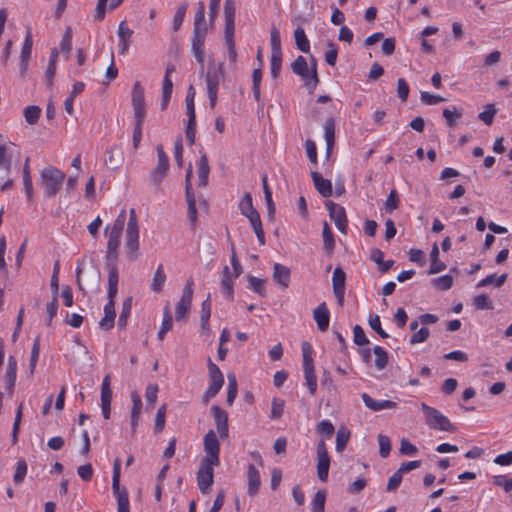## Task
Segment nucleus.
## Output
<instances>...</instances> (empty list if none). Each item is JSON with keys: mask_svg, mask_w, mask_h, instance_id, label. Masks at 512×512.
Wrapping results in <instances>:
<instances>
[{"mask_svg": "<svg viewBox=\"0 0 512 512\" xmlns=\"http://www.w3.org/2000/svg\"><path fill=\"white\" fill-rule=\"evenodd\" d=\"M203 444L205 456L196 474V480L201 493L208 494L213 485V468L220 464V443L214 430L210 429L205 434Z\"/></svg>", "mask_w": 512, "mask_h": 512, "instance_id": "obj_1", "label": "nucleus"}, {"mask_svg": "<svg viewBox=\"0 0 512 512\" xmlns=\"http://www.w3.org/2000/svg\"><path fill=\"white\" fill-rule=\"evenodd\" d=\"M126 222V210L122 209L112 225H107L105 234L107 236V246L105 258L107 263H116L119 256L121 237Z\"/></svg>", "mask_w": 512, "mask_h": 512, "instance_id": "obj_2", "label": "nucleus"}, {"mask_svg": "<svg viewBox=\"0 0 512 512\" xmlns=\"http://www.w3.org/2000/svg\"><path fill=\"white\" fill-rule=\"evenodd\" d=\"M291 70L302 79L309 93H313L319 83L316 59L312 56L308 64L306 58L299 55L291 64Z\"/></svg>", "mask_w": 512, "mask_h": 512, "instance_id": "obj_3", "label": "nucleus"}, {"mask_svg": "<svg viewBox=\"0 0 512 512\" xmlns=\"http://www.w3.org/2000/svg\"><path fill=\"white\" fill-rule=\"evenodd\" d=\"M66 174L54 166H47L40 171L39 183L46 198L55 197L65 182Z\"/></svg>", "mask_w": 512, "mask_h": 512, "instance_id": "obj_4", "label": "nucleus"}, {"mask_svg": "<svg viewBox=\"0 0 512 512\" xmlns=\"http://www.w3.org/2000/svg\"><path fill=\"white\" fill-rule=\"evenodd\" d=\"M139 250V225L134 209L129 211V219L125 232V252L129 260L138 258Z\"/></svg>", "mask_w": 512, "mask_h": 512, "instance_id": "obj_5", "label": "nucleus"}, {"mask_svg": "<svg viewBox=\"0 0 512 512\" xmlns=\"http://www.w3.org/2000/svg\"><path fill=\"white\" fill-rule=\"evenodd\" d=\"M224 78V65L219 63L217 65H210L205 75V82L207 88V95L209 98V106L214 109L218 100V90L221 80Z\"/></svg>", "mask_w": 512, "mask_h": 512, "instance_id": "obj_6", "label": "nucleus"}, {"mask_svg": "<svg viewBox=\"0 0 512 512\" xmlns=\"http://www.w3.org/2000/svg\"><path fill=\"white\" fill-rule=\"evenodd\" d=\"M421 410L424 414L425 423L430 429L447 432H454L456 430L449 418L438 409L422 403Z\"/></svg>", "mask_w": 512, "mask_h": 512, "instance_id": "obj_7", "label": "nucleus"}, {"mask_svg": "<svg viewBox=\"0 0 512 512\" xmlns=\"http://www.w3.org/2000/svg\"><path fill=\"white\" fill-rule=\"evenodd\" d=\"M121 461L116 458L113 463L112 491L117 500L118 512H130L129 495L125 487H120Z\"/></svg>", "mask_w": 512, "mask_h": 512, "instance_id": "obj_8", "label": "nucleus"}, {"mask_svg": "<svg viewBox=\"0 0 512 512\" xmlns=\"http://www.w3.org/2000/svg\"><path fill=\"white\" fill-rule=\"evenodd\" d=\"M208 374L210 384L203 394V400L205 403L214 398L219 393L224 384V376L220 368L210 359L208 361Z\"/></svg>", "mask_w": 512, "mask_h": 512, "instance_id": "obj_9", "label": "nucleus"}, {"mask_svg": "<svg viewBox=\"0 0 512 512\" xmlns=\"http://www.w3.org/2000/svg\"><path fill=\"white\" fill-rule=\"evenodd\" d=\"M193 285V280L188 279L182 290L181 297L176 303L175 319L177 322L185 320L190 312L194 293Z\"/></svg>", "mask_w": 512, "mask_h": 512, "instance_id": "obj_10", "label": "nucleus"}, {"mask_svg": "<svg viewBox=\"0 0 512 512\" xmlns=\"http://www.w3.org/2000/svg\"><path fill=\"white\" fill-rule=\"evenodd\" d=\"M156 151L158 163L157 166L150 172V180L155 186H159L168 172L169 158L161 145L156 147Z\"/></svg>", "mask_w": 512, "mask_h": 512, "instance_id": "obj_11", "label": "nucleus"}, {"mask_svg": "<svg viewBox=\"0 0 512 512\" xmlns=\"http://www.w3.org/2000/svg\"><path fill=\"white\" fill-rule=\"evenodd\" d=\"M325 206L329 212L330 219L341 233H346L348 228V219L346 211L341 205L332 201H327Z\"/></svg>", "mask_w": 512, "mask_h": 512, "instance_id": "obj_12", "label": "nucleus"}, {"mask_svg": "<svg viewBox=\"0 0 512 512\" xmlns=\"http://www.w3.org/2000/svg\"><path fill=\"white\" fill-rule=\"evenodd\" d=\"M330 468V457L324 440L317 444V476L322 482L328 479Z\"/></svg>", "mask_w": 512, "mask_h": 512, "instance_id": "obj_13", "label": "nucleus"}, {"mask_svg": "<svg viewBox=\"0 0 512 512\" xmlns=\"http://www.w3.org/2000/svg\"><path fill=\"white\" fill-rule=\"evenodd\" d=\"M0 169L3 175H0V190L6 192L13 187V181L8 177L11 172V161L7 157V148L0 144Z\"/></svg>", "mask_w": 512, "mask_h": 512, "instance_id": "obj_14", "label": "nucleus"}, {"mask_svg": "<svg viewBox=\"0 0 512 512\" xmlns=\"http://www.w3.org/2000/svg\"><path fill=\"white\" fill-rule=\"evenodd\" d=\"M207 30H193L191 36V51L198 64L203 67L204 64V44Z\"/></svg>", "mask_w": 512, "mask_h": 512, "instance_id": "obj_15", "label": "nucleus"}, {"mask_svg": "<svg viewBox=\"0 0 512 512\" xmlns=\"http://www.w3.org/2000/svg\"><path fill=\"white\" fill-rule=\"evenodd\" d=\"M132 106L135 118L146 117L144 89L139 82H135L132 89Z\"/></svg>", "mask_w": 512, "mask_h": 512, "instance_id": "obj_16", "label": "nucleus"}, {"mask_svg": "<svg viewBox=\"0 0 512 512\" xmlns=\"http://www.w3.org/2000/svg\"><path fill=\"white\" fill-rule=\"evenodd\" d=\"M190 175H191V167L189 168V170L187 171V174H186L185 197H186V202H187V206H188L189 222L192 226H195L197 223L198 214H197V208H196V198H195V195L192 190L191 183H190Z\"/></svg>", "mask_w": 512, "mask_h": 512, "instance_id": "obj_17", "label": "nucleus"}, {"mask_svg": "<svg viewBox=\"0 0 512 512\" xmlns=\"http://www.w3.org/2000/svg\"><path fill=\"white\" fill-rule=\"evenodd\" d=\"M211 411L213 414L215 426L219 437L221 439H226L229 436V426H228V413L220 408L218 405H213L211 407Z\"/></svg>", "mask_w": 512, "mask_h": 512, "instance_id": "obj_18", "label": "nucleus"}, {"mask_svg": "<svg viewBox=\"0 0 512 512\" xmlns=\"http://www.w3.org/2000/svg\"><path fill=\"white\" fill-rule=\"evenodd\" d=\"M313 318L317 324V328L321 332H326L329 328L330 323V311L327 307L326 302L320 303L313 310Z\"/></svg>", "mask_w": 512, "mask_h": 512, "instance_id": "obj_19", "label": "nucleus"}, {"mask_svg": "<svg viewBox=\"0 0 512 512\" xmlns=\"http://www.w3.org/2000/svg\"><path fill=\"white\" fill-rule=\"evenodd\" d=\"M119 39V53L125 55L130 47L133 30L130 29L125 20L121 21L117 31Z\"/></svg>", "mask_w": 512, "mask_h": 512, "instance_id": "obj_20", "label": "nucleus"}, {"mask_svg": "<svg viewBox=\"0 0 512 512\" xmlns=\"http://www.w3.org/2000/svg\"><path fill=\"white\" fill-rule=\"evenodd\" d=\"M361 398L365 406L374 411L378 412L385 409H395L397 408V404L391 400H375L369 394L362 393Z\"/></svg>", "mask_w": 512, "mask_h": 512, "instance_id": "obj_21", "label": "nucleus"}, {"mask_svg": "<svg viewBox=\"0 0 512 512\" xmlns=\"http://www.w3.org/2000/svg\"><path fill=\"white\" fill-rule=\"evenodd\" d=\"M237 277H234V275L230 272V269L228 266H225L222 272V278H221V292L223 296L228 299L232 300L234 296V280Z\"/></svg>", "mask_w": 512, "mask_h": 512, "instance_id": "obj_22", "label": "nucleus"}, {"mask_svg": "<svg viewBox=\"0 0 512 512\" xmlns=\"http://www.w3.org/2000/svg\"><path fill=\"white\" fill-rule=\"evenodd\" d=\"M224 17H225L224 34L235 33V1L234 0H225Z\"/></svg>", "mask_w": 512, "mask_h": 512, "instance_id": "obj_23", "label": "nucleus"}, {"mask_svg": "<svg viewBox=\"0 0 512 512\" xmlns=\"http://www.w3.org/2000/svg\"><path fill=\"white\" fill-rule=\"evenodd\" d=\"M248 489L249 496H254L258 493L261 485V478L259 470L253 465L249 464L247 469Z\"/></svg>", "mask_w": 512, "mask_h": 512, "instance_id": "obj_24", "label": "nucleus"}, {"mask_svg": "<svg viewBox=\"0 0 512 512\" xmlns=\"http://www.w3.org/2000/svg\"><path fill=\"white\" fill-rule=\"evenodd\" d=\"M311 177L316 190L321 196L330 197L332 195V183L330 180L323 178L317 171H313Z\"/></svg>", "mask_w": 512, "mask_h": 512, "instance_id": "obj_25", "label": "nucleus"}, {"mask_svg": "<svg viewBox=\"0 0 512 512\" xmlns=\"http://www.w3.org/2000/svg\"><path fill=\"white\" fill-rule=\"evenodd\" d=\"M273 279L282 288H287L290 283V269L280 263L273 266Z\"/></svg>", "mask_w": 512, "mask_h": 512, "instance_id": "obj_26", "label": "nucleus"}, {"mask_svg": "<svg viewBox=\"0 0 512 512\" xmlns=\"http://www.w3.org/2000/svg\"><path fill=\"white\" fill-rule=\"evenodd\" d=\"M324 138L326 142V157L329 158L335 144V123L332 118L325 121Z\"/></svg>", "mask_w": 512, "mask_h": 512, "instance_id": "obj_27", "label": "nucleus"}, {"mask_svg": "<svg viewBox=\"0 0 512 512\" xmlns=\"http://www.w3.org/2000/svg\"><path fill=\"white\" fill-rule=\"evenodd\" d=\"M115 317V305L111 304V302H107L104 306V316L99 322L100 328L104 330L112 329L115 324Z\"/></svg>", "mask_w": 512, "mask_h": 512, "instance_id": "obj_28", "label": "nucleus"}, {"mask_svg": "<svg viewBox=\"0 0 512 512\" xmlns=\"http://www.w3.org/2000/svg\"><path fill=\"white\" fill-rule=\"evenodd\" d=\"M430 260L429 274H437L446 269V264L439 259V248L437 243H434L432 246Z\"/></svg>", "mask_w": 512, "mask_h": 512, "instance_id": "obj_29", "label": "nucleus"}, {"mask_svg": "<svg viewBox=\"0 0 512 512\" xmlns=\"http://www.w3.org/2000/svg\"><path fill=\"white\" fill-rule=\"evenodd\" d=\"M255 232L257 240L260 245L265 244V233L263 230L262 222L258 211L246 216Z\"/></svg>", "mask_w": 512, "mask_h": 512, "instance_id": "obj_30", "label": "nucleus"}, {"mask_svg": "<svg viewBox=\"0 0 512 512\" xmlns=\"http://www.w3.org/2000/svg\"><path fill=\"white\" fill-rule=\"evenodd\" d=\"M210 167L206 155H202L197 162V174L199 179V186L205 187L208 183V176Z\"/></svg>", "mask_w": 512, "mask_h": 512, "instance_id": "obj_31", "label": "nucleus"}, {"mask_svg": "<svg viewBox=\"0 0 512 512\" xmlns=\"http://www.w3.org/2000/svg\"><path fill=\"white\" fill-rule=\"evenodd\" d=\"M57 59H58V51L57 49H52L49 62L45 71V79L48 87H51L53 85V79L56 73V65H57Z\"/></svg>", "mask_w": 512, "mask_h": 512, "instance_id": "obj_32", "label": "nucleus"}, {"mask_svg": "<svg viewBox=\"0 0 512 512\" xmlns=\"http://www.w3.org/2000/svg\"><path fill=\"white\" fill-rule=\"evenodd\" d=\"M23 186L25 194L28 198V200H32L33 198V182L32 177L30 173V165H29V158H26L25 163L23 165Z\"/></svg>", "mask_w": 512, "mask_h": 512, "instance_id": "obj_33", "label": "nucleus"}, {"mask_svg": "<svg viewBox=\"0 0 512 512\" xmlns=\"http://www.w3.org/2000/svg\"><path fill=\"white\" fill-rule=\"evenodd\" d=\"M165 282L166 274L164 271V267L163 264H159L152 279L151 290L155 293L161 292L163 290Z\"/></svg>", "mask_w": 512, "mask_h": 512, "instance_id": "obj_34", "label": "nucleus"}, {"mask_svg": "<svg viewBox=\"0 0 512 512\" xmlns=\"http://www.w3.org/2000/svg\"><path fill=\"white\" fill-rule=\"evenodd\" d=\"M211 316V300L210 294L201 304V328L203 331H209V319Z\"/></svg>", "mask_w": 512, "mask_h": 512, "instance_id": "obj_35", "label": "nucleus"}, {"mask_svg": "<svg viewBox=\"0 0 512 512\" xmlns=\"http://www.w3.org/2000/svg\"><path fill=\"white\" fill-rule=\"evenodd\" d=\"M132 310V297H127L123 300L121 312L118 317V326L120 328H125L128 322V319L131 315Z\"/></svg>", "mask_w": 512, "mask_h": 512, "instance_id": "obj_36", "label": "nucleus"}, {"mask_svg": "<svg viewBox=\"0 0 512 512\" xmlns=\"http://www.w3.org/2000/svg\"><path fill=\"white\" fill-rule=\"evenodd\" d=\"M32 46H33V37L31 28L28 27L26 30V35L24 38V42L21 48L20 59L21 60H30L32 54Z\"/></svg>", "mask_w": 512, "mask_h": 512, "instance_id": "obj_37", "label": "nucleus"}, {"mask_svg": "<svg viewBox=\"0 0 512 512\" xmlns=\"http://www.w3.org/2000/svg\"><path fill=\"white\" fill-rule=\"evenodd\" d=\"M294 38L297 48L303 53H308L310 51V42L305 34V31L298 27L294 31Z\"/></svg>", "mask_w": 512, "mask_h": 512, "instance_id": "obj_38", "label": "nucleus"}, {"mask_svg": "<svg viewBox=\"0 0 512 512\" xmlns=\"http://www.w3.org/2000/svg\"><path fill=\"white\" fill-rule=\"evenodd\" d=\"M28 465L25 459H19L16 462V469L13 475V481L16 485H20L24 482L27 475Z\"/></svg>", "mask_w": 512, "mask_h": 512, "instance_id": "obj_39", "label": "nucleus"}, {"mask_svg": "<svg viewBox=\"0 0 512 512\" xmlns=\"http://www.w3.org/2000/svg\"><path fill=\"white\" fill-rule=\"evenodd\" d=\"M173 91V82L171 78L163 79L162 86V98H161V110H165L168 107Z\"/></svg>", "mask_w": 512, "mask_h": 512, "instance_id": "obj_40", "label": "nucleus"}, {"mask_svg": "<svg viewBox=\"0 0 512 512\" xmlns=\"http://www.w3.org/2000/svg\"><path fill=\"white\" fill-rule=\"evenodd\" d=\"M235 33L232 34H224V43L228 51V60L230 64H235L237 62V51L234 40Z\"/></svg>", "mask_w": 512, "mask_h": 512, "instance_id": "obj_41", "label": "nucleus"}, {"mask_svg": "<svg viewBox=\"0 0 512 512\" xmlns=\"http://www.w3.org/2000/svg\"><path fill=\"white\" fill-rule=\"evenodd\" d=\"M373 353L375 355V366L378 370H383L388 364V353L381 346H375L373 348Z\"/></svg>", "mask_w": 512, "mask_h": 512, "instance_id": "obj_42", "label": "nucleus"}, {"mask_svg": "<svg viewBox=\"0 0 512 512\" xmlns=\"http://www.w3.org/2000/svg\"><path fill=\"white\" fill-rule=\"evenodd\" d=\"M248 288L257 293L261 297L266 296L264 279L255 276H248Z\"/></svg>", "mask_w": 512, "mask_h": 512, "instance_id": "obj_43", "label": "nucleus"}, {"mask_svg": "<svg viewBox=\"0 0 512 512\" xmlns=\"http://www.w3.org/2000/svg\"><path fill=\"white\" fill-rule=\"evenodd\" d=\"M23 115L29 125H34L40 118L41 109L36 105L27 106L24 108Z\"/></svg>", "mask_w": 512, "mask_h": 512, "instance_id": "obj_44", "label": "nucleus"}, {"mask_svg": "<svg viewBox=\"0 0 512 512\" xmlns=\"http://www.w3.org/2000/svg\"><path fill=\"white\" fill-rule=\"evenodd\" d=\"M326 501V491L318 490L311 501L312 512H324Z\"/></svg>", "mask_w": 512, "mask_h": 512, "instance_id": "obj_45", "label": "nucleus"}, {"mask_svg": "<svg viewBox=\"0 0 512 512\" xmlns=\"http://www.w3.org/2000/svg\"><path fill=\"white\" fill-rule=\"evenodd\" d=\"M313 348L309 342L302 343L303 369L314 368Z\"/></svg>", "mask_w": 512, "mask_h": 512, "instance_id": "obj_46", "label": "nucleus"}, {"mask_svg": "<svg viewBox=\"0 0 512 512\" xmlns=\"http://www.w3.org/2000/svg\"><path fill=\"white\" fill-rule=\"evenodd\" d=\"M207 30L205 23V7L203 2L198 3V7L194 16L193 30Z\"/></svg>", "mask_w": 512, "mask_h": 512, "instance_id": "obj_47", "label": "nucleus"}, {"mask_svg": "<svg viewBox=\"0 0 512 512\" xmlns=\"http://www.w3.org/2000/svg\"><path fill=\"white\" fill-rule=\"evenodd\" d=\"M350 439V431L345 427H340L336 434V451L342 452Z\"/></svg>", "mask_w": 512, "mask_h": 512, "instance_id": "obj_48", "label": "nucleus"}, {"mask_svg": "<svg viewBox=\"0 0 512 512\" xmlns=\"http://www.w3.org/2000/svg\"><path fill=\"white\" fill-rule=\"evenodd\" d=\"M345 280V272L340 267L335 268L332 275L333 291L345 290Z\"/></svg>", "mask_w": 512, "mask_h": 512, "instance_id": "obj_49", "label": "nucleus"}, {"mask_svg": "<svg viewBox=\"0 0 512 512\" xmlns=\"http://www.w3.org/2000/svg\"><path fill=\"white\" fill-rule=\"evenodd\" d=\"M239 210L243 216L250 215L257 210L253 206V200L250 193H245L239 202Z\"/></svg>", "mask_w": 512, "mask_h": 512, "instance_id": "obj_50", "label": "nucleus"}, {"mask_svg": "<svg viewBox=\"0 0 512 512\" xmlns=\"http://www.w3.org/2000/svg\"><path fill=\"white\" fill-rule=\"evenodd\" d=\"M305 385L307 386L311 395L315 394L317 389V377L314 368L303 369Z\"/></svg>", "mask_w": 512, "mask_h": 512, "instance_id": "obj_51", "label": "nucleus"}, {"mask_svg": "<svg viewBox=\"0 0 512 512\" xmlns=\"http://www.w3.org/2000/svg\"><path fill=\"white\" fill-rule=\"evenodd\" d=\"M187 8H188V3H186V2L180 4L177 7V10L173 17V30L175 32L178 31L180 29V27L182 26L185 15H186Z\"/></svg>", "mask_w": 512, "mask_h": 512, "instance_id": "obj_52", "label": "nucleus"}, {"mask_svg": "<svg viewBox=\"0 0 512 512\" xmlns=\"http://www.w3.org/2000/svg\"><path fill=\"white\" fill-rule=\"evenodd\" d=\"M284 406H285L284 400H282L280 398H276V397L273 398L272 402H271V411H270V415H269L270 419H272V420L279 419L283 415Z\"/></svg>", "mask_w": 512, "mask_h": 512, "instance_id": "obj_53", "label": "nucleus"}, {"mask_svg": "<svg viewBox=\"0 0 512 512\" xmlns=\"http://www.w3.org/2000/svg\"><path fill=\"white\" fill-rule=\"evenodd\" d=\"M237 391H238V385H237L236 378L234 375L229 374L228 375V387H227V399H226L228 405L233 404V402L237 396Z\"/></svg>", "mask_w": 512, "mask_h": 512, "instance_id": "obj_54", "label": "nucleus"}, {"mask_svg": "<svg viewBox=\"0 0 512 512\" xmlns=\"http://www.w3.org/2000/svg\"><path fill=\"white\" fill-rule=\"evenodd\" d=\"M262 183H263V190H264L265 201H266V205H267V209H268V214L272 217L275 213V204H274L273 198H272V191L270 190V188L267 184L266 176L263 177Z\"/></svg>", "mask_w": 512, "mask_h": 512, "instance_id": "obj_55", "label": "nucleus"}, {"mask_svg": "<svg viewBox=\"0 0 512 512\" xmlns=\"http://www.w3.org/2000/svg\"><path fill=\"white\" fill-rule=\"evenodd\" d=\"M399 205H400V199H399L398 193L395 189H392L384 203L385 210L388 213H391L394 210L398 209Z\"/></svg>", "mask_w": 512, "mask_h": 512, "instance_id": "obj_56", "label": "nucleus"}, {"mask_svg": "<svg viewBox=\"0 0 512 512\" xmlns=\"http://www.w3.org/2000/svg\"><path fill=\"white\" fill-rule=\"evenodd\" d=\"M282 68V54L271 53L270 73L272 78L276 79Z\"/></svg>", "mask_w": 512, "mask_h": 512, "instance_id": "obj_57", "label": "nucleus"}, {"mask_svg": "<svg viewBox=\"0 0 512 512\" xmlns=\"http://www.w3.org/2000/svg\"><path fill=\"white\" fill-rule=\"evenodd\" d=\"M497 113L494 104H487L485 110L479 113L478 118L487 125H491Z\"/></svg>", "mask_w": 512, "mask_h": 512, "instance_id": "obj_58", "label": "nucleus"}, {"mask_svg": "<svg viewBox=\"0 0 512 512\" xmlns=\"http://www.w3.org/2000/svg\"><path fill=\"white\" fill-rule=\"evenodd\" d=\"M271 53L282 54L281 37L278 29L273 27L270 32Z\"/></svg>", "mask_w": 512, "mask_h": 512, "instance_id": "obj_59", "label": "nucleus"}, {"mask_svg": "<svg viewBox=\"0 0 512 512\" xmlns=\"http://www.w3.org/2000/svg\"><path fill=\"white\" fill-rule=\"evenodd\" d=\"M443 117L446 119L449 127H454L456 125V120L462 117V112L457 110L455 107H453V109L445 108L443 110Z\"/></svg>", "mask_w": 512, "mask_h": 512, "instance_id": "obj_60", "label": "nucleus"}, {"mask_svg": "<svg viewBox=\"0 0 512 512\" xmlns=\"http://www.w3.org/2000/svg\"><path fill=\"white\" fill-rule=\"evenodd\" d=\"M130 397L132 401L131 416L140 417L143 407L141 396L137 391H132Z\"/></svg>", "mask_w": 512, "mask_h": 512, "instance_id": "obj_61", "label": "nucleus"}, {"mask_svg": "<svg viewBox=\"0 0 512 512\" xmlns=\"http://www.w3.org/2000/svg\"><path fill=\"white\" fill-rule=\"evenodd\" d=\"M473 304L478 310H490L493 309V304L490 298L486 294H480L475 296Z\"/></svg>", "mask_w": 512, "mask_h": 512, "instance_id": "obj_62", "label": "nucleus"}, {"mask_svg": "<svg viewBox=\"0 0 512 512\" xmlns=\"http://www.w3.org/2000/svg\"><path fill=\"white\" fill-rule=\"evenodd\" d=\"M434 286L441 290V291H447L449 290L453 285V277L449 274L440 276L433 281Z\"/></svg>", "mask_w": 512, "mask_h": 512, "instance_id": "obj_63", "label": "nucleus"}, {"mask_svg": "<svg viewBox=\"0 0 512 512\" xmlns=\"http://www.w3.org/2000/svg\"><path fill=\"white\" fill-rule=\"evenodd\" d=\"M316 430L318 434L330 438L334 434L335 428L330 420H322L318 423Z\"/></svg>", "mask_w": 512, "mask_h": 512, "instance_id": "obj_64", "label": "nucleus"}]
</instances>
